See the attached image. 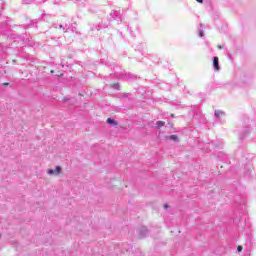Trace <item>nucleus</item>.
Returning a JSON list of instances; mask_svg holds the SVG:
<instances>
[{
	"label": "nucleus",
	"instance_id": "12",
	"mask_svg": "<svg viewBox=\"0 0 256 256\" xmlns=\"http://www.w3.org/2000/svg\"><path fill=\"white\" fill-rule=\"evenodd\" d=\"M52 27H54V29H62L64 33H68L67 24H65V26H63V24H53Z\"/></svg>",
	"mask_w": 256,
	"mask_h": 256
},
{
	"label": "nucleus",
	"instance_id": "25",
	"mask_svg": "<svg viewBox=\"0 0 256 256\" xmlns=\"http://www.w3.org/2000/svg\"><path fill=\"white\" fill-rule=\"evenodd\" d=\"M25 5H31L33 3V0H22Z\"/></svg>",
	"mask_w": 256,
	"mask_h": 256
},
{
	"label": "nucleus",
	"instance_id": "37",
	"mask_svg": "<svg viewBox=\"0 0 256 256\" xmlns=\"http://www.w3.org/2000/svg\"><path fill=\"white\" fill-rule=\"evenodd\" d=\"M50 73L53 75V73H55V70H51Z\"/></svg>",
	"mask_w": 256,
	"mask_h": 256
},
{
	"label": "nucleus",
	"instance_id": "24",
	"mask_svg": "<svg viewBox=\"0 0 256 256\" xmlns=\"http://www.w3.org/2000/svg\"><path fill=\"white\" fill-rule=\"evenodd\" d=\"M127 31H129L130 35L133 37V28H131V26H127Z\"/></svg>",
	"mask_w": 256,
	"mask_h": 256
},
{
	"label": "nucleus",
	"instance_id": "17",
	"mask_svg": "<svg viewBox=\"0 0 256 256\" xmlns=\"http://www.w3.org/2000/svg\"><path fill=\"white\" fill-rule=\"evenodd\" d=\"M110 87H111V89H114L115 91H121V84L119 82L111 84Z\"/></svg>",
	"mask_w": 256,
	"mask_h": 256
},
{
	"label": "nucleus",
	"instance_id": "3",
	"mask_svg": "<svg viewBox=\"0 0 256 256\" xmlns=\"http://www.w3.org/2000/svg\"><path fill=\"white\" fill-rule=\"evenodd\" d=\"M253 131V128H251V125L246 124L243 126L242 130L239 132V139L241 141L247 139L249 135H251V132Z\"/></svg>",
	"mask_w": 256,
	"mask_h": 256
},
{
	"label": "nucleus",
	"instance_id": "27",
	"mask_svg": "<svg viewBox=\"0 0 256 256\" xmlns=\"http://www.w3.org/2000/svg\"><path fill=\"white\" fill-rule=\"evenodd\" d=\"M10 83L9 82H4L2 83V87H9Z\"/></svg>",
	"mask_w": 256,
	"mask_h": 256
},
{
	"label": "nucleus",
	"instance_id": "14",
	"mask_svg": "<svg viewBox=\"0 0 256 256\" xmlns=\"http://www.w3.org/2000/svg\"><path fill=\"white\" fill-rule=\"evenodd\" d=\"M117 99H129L131 93L123 92L116 95Z\"/></svg>",
	"mask_w": 256,
	"mask_h": 256
},
{
	"label": "nucleus",
	"instance_id": "4",
	"mask_svg": "<svg viewBox=\"0 0 256 256\" xmlns=\"http://www.w3.org/2000/svg\"><path fill=\"white\" fill-rule=\"evenodd\" d=\"M111 25V21H107V22H100L98 24H90V29L91 31H101V29H107V26Z\"/></svg>",
	"mask_w": 256,
	"mask_h": 256
},
{
	"label": "nucleus",
	"instance_id": "18",
	"mask_svg": "<svg viewBox=\"0 0 256 256\" xmlns=\"http://www.w3.org/2000/svg\"><path fill=\"white\" fill-rule=\"evenodd\" d=\"M222 115H225V113L223 111H221V110H215L214 111V116H215L216 119H221Z\"/></svg>",
	"mask_w": 256,
	"mask_h": 256
},
{
	"label": "nucleus",
	"instance_id": "26",
	"mask_svg": "<svg viewBox=\"0 0 256 256\" xmlns=\"http://www.w3.org/2000/svg\"><path fill=\"white\" fill-rule=\"evenodd\" d=\"M236 249L238 253H241V251H243V247L241 245H238Z\"/></svg>",
	"mask_w": 256,
	"mask_h": 256
},
{
	"label": "nucleus",
	"instance_id": "31",
	"mask_svg": "<svg viewBox=\"0 0 256 256\" xmlns=\"http://www.w3.org/2000/svg\"><path fill=\"white\" fill-rule=\"evenodd\" d=\"M126 251H129L131 249V245L127 244V248H125Z\"/></svg>",
	"mask_w": 256,
	"mask_h": 256
},
{
	"label": "nucleus",
	"instance_id": "13",
	"mask_svg": "<svg viewBox=\"0 0 256 256\" xmlns=\"http://www.w3.org/2000/svg\"><path fill=\"white\" fill-rule=\"evenodd\" d=\"M11 39H20V41H25V33H22L20 35L16 34H10L9 36Z\"/></svg>",
	"mask_w": 256,
	"mask_h": 256
},
{
	"label": "nucleus",
	"instance_id": "29",
	"mask_svg": "<svg viewBox=\"0 0 256 256\" xmlns=\"http://www.w3.org/2000/svg\"><path fill=\"white\" fill-rule=\"evenodd\" d=\"M173 126H174V124H173L172 122H168V123H167V127H170V128H171V127H173Z\"/></svg>",
	"mask_w": 256,
	"mask_h": 256
},
{
	"label": "nucleus",
	"instance_id": "40",
	"mask_svg": "<svg viewBox=\"0 0 256 256\" xmlns=\"http://www.w3.org/2000/svg\"><path fill=\"white\" fill-rule=\"evenodd\" d=\"M200 27H203V24H200Z\"/></svg>",
	"mask_w": 256,
	"mask_h": 256
},
{
	"label": "nucleus",
	"instance_id": "38",
	"mask_svg": "<svg viewBox=\"0 0 256 256\" xmlns=\"http://www.w3.org/2000/svg\"><path fill=\"white\" fill-rule=\"evenodd\" d=\"M0 1H1V3H2V4H4V3H5V0H0Z\"/></svg>",
	"mask_w": 256,
	"mask_h": 256
},
{
	"label": "nucleus",
	"instance_id": "6",
	"mask_svg": "<svg viewBox=\"0 0 256 256\" xmlns=\"http://www.w3.org/2000/svg\"><path fill=\"white\" fill-rule=\"evenodd\" d=\"M110 17L113 21H116L118 25L119 23H123V20L121 19V11L113 10L110 13Z\"/></svg>",
	"mask_w": 256,
	"mask_h": 256
},
{
	"label": "nucleus",
	"instance_id": "11",
	"mask_svg": "<svg viewBox=\"0 0 256 256\" xmlns=\"http://www.w3.org/2000/svg\"><path fill=\"white\" fill-rule=\"evenodd\" d=\"M166 141H172L173 143H179V136L176 134L165 136Z\"/></svg>",
	"mask_w": 256,
	"mask_h": 256
},
{
	"label": "nucleus",
	"instance_id": "32",
	"mask_svg": "<svg viewBox=\"0 0 256 256\" xmlns=\"http://www.w3.org/2000/svg\"><path fill=\"white\" fill-rule=\"evenodd\" d=\"M118 33H119L120 37H123V32L118 30Z\"/></svg>",
	"mask_w": 256,
	"mask_h": 256
},
{
	"label": "nucleus",
	"instance_id": "9",
	"mask_svg": "<svg viewBox=\"0 0 256 256\" xmlns=\"http://www.w3.org/2000/svg\"><path fill=\"white\" fill-rule=\"evenodd\" d=\"M212 66L214 71H221V66L219 65V57L214 56L212 58Z\"/></svg>",
	"mask_w": 256,
	"mask_h": 256
},
{
	"label": "nucleus",
	"instance_id": "1",
	"mask_svg": "<svg viewBox=\"0 0 256 256\" xmlns=\"http://www.w3.org/2000/svg\"><path fill=\"white\" fill-rule=\"evenodd\" d=\"M233 202L237 213L240 215V221H243V215L247 213V197L245 195H235Z\"/></svg>",
	"mask_w": 256,
	"mask_h": 256
},
{
	"label": "nucleus",
	"instance_id": "5",
	"mask_svg": "<svg viewBox=\"0 0 256 256\" xmlns=\"http://www.w3.org/2000/svg\"><path fill=\"white\" fill-rule=\"evenodd\" d=\"M115 76L116 79H129L130 81H135V79H137V75L130 72L115 74Z\"/></svg>",
	"mask_w": 256,
	"mask_h": 256
},
{
	"label": "nucleus",
	"instance_id": "15",
	"mask_svg": "<svg viewBox=\"0 0 256 256\" xmlns=\"http://www.w3.org/2000/svg\"><path fill=\"white\" fill-rule=\"evenodd\" d=\"M31 27H37V22L35 20H32L29 24H26L23 26L24 31H27V29H31Z\"/></svg>",
	"mask_w": 256,
	"mask_h": 256
},
{
	"label": "nucleus",
	"instance_id": "33",
	"mask_svg": "<svg viewBox=\"0 0 256 256\" xmlns=\"http://www.w3.org/2000/svg\"><path fill=\"white\" fill-rule=\"evenodd\" d=\"M63 101L67 102V101H70V99L67 98V97H65V98L63 99Z\"/></svg>",
	"mask_w": 256,
	"mask_h": 256
},
{
	"label": "nucleus",
	"instance_id": "7",
	"mask_svg": "<svg viewBox=\"0 0 256 256\" xmlns=\"http://www.w3.org/2000/svg\"><path fill=\"white\" fill-rule=\"evenodd\" d=\"M61 173H63V168H61V166H56L55 169H47L48 175H61Z\"/></svg>",
	"mask_w": 256,
	"mask_h": 256
},
{
	"label": "nucleus",
	"instance_id": "28",
	"mask_svg": "<svg viewBox=\"0 0 256 256\" xmlns=\"http://www.w3.org/2000/svg\"><path fill=\"white\" fill-rule=\"evenodd\" d=\"M163 207H164V209H169L171 206H169L168 203H164Z\"/></svg>",
	"mask_w": 256,
	"mask_h": 256
},
{
	"label": "nucleus",
	"instance_id": "35",
	"mask_svg": "<svg viewBox=\"0 0 256 256\" xmlns=\"http://www.w3.org/2000/svg\"><path fill=\"white\" fill-rule=\"evenodd\" d=\"M218 49H223V46H222V45H219V46H218Z\"/></svg>",
	"mask_w": 256,
	"mask_h": 256
},
{
	"label": "nucleus",
	"instance_id": "10",
	"mask_svg": "<svg viewBox=\"0 0 256 256\" xmlns=\"http://www.w3.org/2000/svg\"><path fill=\"white\" fill-rule=\"evenodd\" d=\"M106 123L107 125H109L110 127H118L119 126V121L115 120L112 117H109L106 119Z\"/></svg>",
	"mask_w": 256,
	"mask_h": 256
},
{
	"label": "nucleus",
	"instance_id": "39",
	"mask_svg": "<svg viewBox=\"0 0 256 256\" xmlns=\"http://www.w3.org/2000/svg\"><path fill=\"white\" fill-rule=\"evenodd\" d=\"M47 0H42L43 3H46Z\"/></svg>",
	"mask_w": 256,
	"mask_h": 256
},
{
	"label": "nucleus",
	"instance_id": "23",
	"mask_svg": "<svg viewBox=\"0 0 256 256\" xmlns=\"http://www.w3.org/2000/svg\"><path fill=\"white\" fill-rule=\"evenodd\" d=\"M198 36H199V37H205V31H203L202 28H199V29H198Z\"/></svg>",
	"mask_w": 256,
	"mask_h": 256
},
{
	"label": "nucleus",
	"instance_id": "34",
	"mask_svg": "<svg viewBox=\"0 0 256 256\" xmlns=\"http://www.w3.org/2000/svg\"><path fill=\"white\" fill-rule=\"evenodd\" d=\"M197 3H203V0H196Z\"/></svg>",
	"mask_w": 256,
	"mask_h": 256
},
{
	"label": "nucleus",
	"instance_id": "8",
	"mask_svg": "<svg viewBox=\"0 0 256 256\" xmlns=\"http://www.w3.org/2000/svg\"><path fill=\"white\" fill-rule=\"evenodd\" d=\"M138 235L140 239H145L147 235H149V230L147 229V226H142L138 230Z\"/></svg>",
	"mask_w": 256,
	"mask_h": 256
},
{
	"label": "nucleus",
	"instance_id": "30",
	"mask_svg": "<svg viewBox=\"0 0 256 256\" xmlns=\"http://www.w3.org/2000/svg\"><path fill=\"white\" fill-rule=\"evenodd\" d=\"M248 239H249V241H251L253 239V235L252 234H248Z\"/></svg>",
	"mask_w": 256,
	"mask_h": 256
},
{
	"label": "nucleus",
	"instance_id": "21",
	"mask_svg": "<svg viewBox=\"0 0 256 256\" xmlns=\"http://www.w3.org/2000/svg\"><path fill=\"white\" fill-rule=\"evenodd\" d=\"M251 224L249 222H247V220H245V226H242V229L246 230L249 229V231H251Z\"/></svg>",
	"mask_w": 256,
	"mask_h": 256
},
{
	"label": "nucleus",
	"instance_id": "16",
	"mask_svg": "<svg viewBox=\"0 0 256 256\" xmlns=\"http://www.w3.org/2000/svg\"><path fill=\"white\" fill-rule=\"evenodd\" d=\"M218 159H222V161H224V163H231L228 160L227 155L223 152L218 153Z\"/></svg>",
	"mask_w": 256,
	"mask_h": 256
},
{
	"label": "nucleus",
	"instance_id": "20",
	"mask_svg": "<svg viewBox=\"0 0 256 256\" xmlns=\"http://www.w3.org/2000/svg\"><path fill=\"white\" fill-rule=\"evenodd\" d=\"M161 127H165V121L158 120L156 122V129H161Z\"/></svg>",
	"mask_w": 256,
	"mask_h": 256
},
{
	"label": "nucleus",
	"instance_id": "19",
	"mask_svg": "<svg viewBox=\"0 0 256 256\" xmlns=\"http://www.w3.org/2000/svg\"><path fill=\"white\" fill-rule=\"evenodd\" d=\"M68 31H72L73 33H76V35L79 33L78 31H77V27L75 26V25H70V26H68Z\"/></svg>",
	"mask_w": 256,
	"mask_h": 256
},
{
	"label": "nucleus",
	"instance_id": "2",
	"mask_svg": "<svg viewBox=\"0 0 256 256\" xmlns=\"http://www.w3.org/2000/svg\"><path fill=\"white\" fill-rule=\"evenodd\" d=\"M79 7H86L88 13L94 15L95 13H99V7L96 4H91L89 2H82L81 0L78 2Z\"/></svg>",
	"mask_w": 256,
	"mask_h": 256
},
{
	"label": "nucleus",
	"instance_id": "22",
	"mask_svg": "<svg viewBox=\"0 0 256 256\" xmlns=\"http://www.w3.org/2000/svg\"><path fill=\"white\" fill-rule=\"evenodd\" d=\"M245 177H247L248 179H251V175H252V170H247L244 172Z\"/></svg>",
	"mask_w": 256,
	"mask_h": 256
},
{
	"label": "nucleus",
	"instance_id": "41",
	"mask_svg": "<svg viewBox=\"0 0 256 256\" xmlns=\"http://www.w3.org/2000/svg\"><path fill=\"white\" fill-rule=\"evenodd\" d=\"M0 239H1V235H0Z\"/></svg>",
	"mask_w": 256,
	"mask_h": 256
},
{
	"label": "nucleus",
	"instance_id": "36",
	"mask_svg": "<svg viewBox=\"0 0 256 256\" xmlns=\"http://www.w3.org/2000/svg\"><path fill=\"white\" fill-rule=\"evenodd\" d=\"M170 117L175 118V114H170Z\"/></svg>",
	"mask_w": 256,
	"mask_h": 256
}]
</instances>
